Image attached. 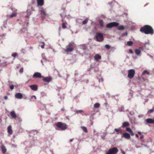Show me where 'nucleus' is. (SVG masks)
I'll return each mask as SVG.
<instances>
[{
  "label": "nucleus",
  "mask_w": 154,
  "mask_h": 154,
  "mask_svg": "<svg viewBox=\"0 0 154 154\" xmlns=\"http://www.w3.org/2000/svg\"><path fill=\"white\" fill-rule=\"evenodd\" d=\"M140 31L146 34L152 35L154 33V31L152 28L149 25H146L142 27L140 29Z\"/></svg>",
  "instance_id": "f257e3e1"
},
{
  "label": "nucleus",
  "mask_w": 154,
  "mask_h": 154,
  "mask_svg": "<svg viewBox=\"0 0 154 154\" xmlns=\"http://www.w3.org/2000/svg\"><path fill=\"white\" fill-rule=\"evenodd\" d=\"M74 44L73 43H70L66 47V48L64 50L65 52H66L67 54L70 52L74 50Z\"/></svg>",
  "instance_id": "f03ea898"
},
{
  "label": "nucleus",
  "mask_w": 154,
  "mask_h": 154,
  "mask_svg": "<svg viewBox=\"0 0 154 154\" xmlns=\"http://www.w3.org/2000/svg\"><path fill=\"white\" fill-rule=\"evenodd\" d=\"M56 125L58 128H59L62 130H65L67 128L66 125L61 122H57L56 124Z\"/></svg>",
  "instance_id": "7ed1b4c3"
},
{
  "label": "nucleus",
  "mask_w": 154,
  "mask_h": 154,
  "mask_svg": "<svg viewBox=\"0 0 154 154\" xmlns=\"http://www.w3.org/2000/svg\"><path fill=\"white\" fill-rule=\"evenodd\" d=\"M118 149L116 147L109 149L106 153V154H116L118 152Z\"/></svg>",
  "instance_id": "20e7f679"
},
{
  "label": "nucleus",
  "mask_w": 154,
  "mask_h": 154,
  "mask_svg": "<svg viewBox=\"0 0 154 154\" xmlns=\"http://www.w3.org/2000/svg\"><path fill=\"white\" fill-rule=\"evenodd\" d=\"M97 40L98 42H101L103 40V35L100 33H97L96 36Z\"/></svg>",
  "instance_id": "39448f33"
},
{
  "label": "nucleus",
  "mask_w": 154,
  "mask_h": 154,
  "mask_svg": "<svg viewBox=\"0 0 154 154\" xmlns=\"http://www.w3.org/2000/svg\"><path fill=\"white\" fill-rule=\"evenodd\" d=\"M128 77L130 79H132L134 76L135 71L133 69L129 70L128 71Z\"/></svg>",
  "instance_id": "423d86ee"
},
{
  "label": "nucleus",
  "mask_w": 154,
  "mask_h": 154,
  "mask_svg": "<svg viewBox=\"0 0 154 154\" xmlns=\"http://www.w3.org/2000/svg\"><path fill=\"white\" fill-rule=\"evenodd\" d=\"M119 25V23L117 22H113L108 23L106 25V27L108 28H111L113 27H116Z\"/></svg>",
  "instance_id": "0eeeda50"
},
{
  "label": "nucleus",
  "mask_w": 154,
  "mask_h": 154,
  "mask_svg": "<svg viewBox=\"0 0 154 154\" xmlns=\"http://www.w3.org/2000/svg\"><path fill=\"white\" fill-rule=\"evenodd\" d=\"M42 77V75L40 73L38 72H35L33 75V78H41Z\"/></svg>",
  "instance_id": "6e6552de"
},
{
  "label": "nucleus",
  "mask_w": 154,
  "mask_h": 154,
  "mask_svg": "<svg viewBox=\"0 0 154 154\" xmlns=\"http://www.w3.org/2000/svg\"><path fill=\"white\" fill-rule=\"evenodd\" d=\"M37 2L38 6H42L44 4V0H37Z\"/></svg>",
  "instance_id": "1a4fd4ad"
},
{
  "label": "nucleus",
  "mask_w": 154,
  "mask_h": 154,
  "mask_svg": "<svg viewBox=\"0 0 154 154\" xmlns=\"http://www.w3.org/2000/svg\"><path fill=\"white\" fill-rule=\"evenodd\" d=\"M15 98L18 99H21L23 97V95L22 94L18 93L15 94Z\"/></svg>",
  "instance_id": "9d476101"
},
{
  "label": "nucleus",
  "mask_w": 154,
  "mask_h": 154,
  "mask_svg": "<svg viewBox=\"0 0 154 154\" xmlns=\"http://www.w3.org/2000/svg\"><path fill=\"white\" fill-rule=\"evenodd\" d=\"M1 148L2 151V153L3 154L5 153L7 151V149L5 146L3 144H2L1 146Z\"/></svg>",
  "instance_id": "9b49d317"
},
{
  "label": "nucleus",
  "mask_w": 154,
  "mask_h": 154,
  "mask_svg": "<svg viewBox=\"0 0 154 154\" xmlns=\"http://www.w3.org/2000/svg\"><path fill=\"white\" fill-rule=\"evenodd\" d=\"M30 88L33 90L36 91L37 90V86L36 85H31L29 86Z\"/></svg>",
  "instance_id": "f8f14e48"
},
{
  "label": "nucleus",
  "mask_w": 154,
  "mask_h": 154,
  "mask_svg": "<svg viewBox=\"0 0 154 154\" xmlns=\"http://www.w3.org/2000/svg\"><path fill=\"white\" fill-rule=\"evenodd\" d=\"M146 121L147 123L149 124L154 123V119L151 118H149L146 120Z\"/></svg>",
  "instance_id": "ddd939ff"
},
{
  "label": "nucleus",
  "mask_w": 154,
  "mask_h": 154,
  "mask_svg": "<svg viewBox=\"0 0 154 154\" xmlns=\"http://www.w3.org/2000/svg\"><path fill=\"white\" fill-rule=\"evenodd\" d=\"M123 136L127 139H129L130 138V135L128 133H125L123 134Z\"/></svg>",
  "instance_id": "4468645a"
},
{
  "label": "nucleus",
  "mask_w": 154,
  "mask_h": 154,
  "mask_svg": "<svg viewBox=\"0 0 154 154\" xmlns=\"http://www.w3.org/2000/svg\"><path fill=\"white\" fill-rule=\"evenodd\" d=\"M51 79L50 77H46L44 78L43 79V80L44 82H49L51 80Z\"/></svg>",
  "instance_id": "2eb2a0df"
},
{
  "label": "nucleus",
  "mask_w": 154,
  "mask_h": 154,
  "mask_svg": "<svg viewBox=\"0 0 154 154\" xmlns=\"http://www.w3.org/2000/svg\"><path fill=\"white\" fill-rule=\"evenodd\" d=\"M95 59L97 61L101 59V56L98 54L95 55L94 57Z\"/></svg>",
  "instance_id": "dca6fc26"
},
{
  "label": "nucleus",
  "mask_w": 154,
  "mask_h": 154,
  "mask_svg": "<svg viewBox=\"0 0 154 154\" xmlns=\"http://www.w3.org/2000/svg\"><path fill=\"white\" fill-rule=\"evenodd\" d=\"M140 49H141V48H140L139 49H136L135 50V54L137 55H139L141 52V50Z\"/></svg>",
  "instance_id": "f3484780"
},
{
  "label": "nucleus",
  "mask_w": 154,
  "mask_h": 154,
  "mask_svg": "<svg viewBox=\"0 0 154 154\" xmlns=\"http://www.w3.org/2000/svg\"><path fill=\"white\" fill-rule=\"evenodd\" d=\"M40 14L42 15L46 16L47 15L46 11L43 8H42L41 10Z\"/></svg>",
  "instance_id": "a211bd4d"
},
{
  "label": "nucleus",
  "mask_w": 154,
  "mask_h": 154,
  "mask_svg": "<svg viewBox=\"0 0 154 154\" xmlns=\"http://www.w3.org/2000/svg\"><path fill=\"white\" fill-rule=\"evenodd\" d=\"M17 15V14L15 13H14L11 15H8L7 17L8 18H12L13 17H16Z\"/></svg>",
  "instance_id": "6ab92c4d"
},
{
  "label": "nucleus",
  "mask_w": 154,
  "mask_h": 154,
  "mask_svg": "<svg viewBox=\"0 0 154 154\" xmlns=\"http://www.w3.org/2000/svg\"><path fill=\"white\" fill-rule=\"evenodd\" d=\"M11 125H9L8 128V132L10 134H12V130L11 129Z\"/></svg>",
  "instance_id": "aec40b11"
},
{
  "label": "nucleus",
  "mask_w": 154,
  "mask_h": 154,
  "mask_svg": "<svg viewBox=\"0 0 154 154\" xmlns=\"http://www.w3.org/2000/svg\"><path fill=\"white\" fill-rule=\"evenodd\" d=\"M10 114L11 116L13 118L15 119L16 118V116L14 111H13L11 112Z\"/></svg>",
  "instance_id": "412c9836"
},
{
  "label": "nucleus",
  "mask_w": 154,
  "mask_h": 154,
  "mask_svg": "<svg viewBox=\"0 0 154 154\" xmlns=\"http://www.w3.org/2000/svg\"><path fill=\"white\" fill-rule=\"evenodd\" d=\"M129 125V123L128 122H124L122 125V128H125L126 127H128Z\"/></svg>",
  "instance_id": "4be33fe9"
},
{
  "label": "nucleus",
  "mask_w": 154,
  "mask_h": 154,
  "mask_svg": "<svg viewBox=\"0 0 154 154\" xmlns=\"http://www.w3.org/2000/svg\"><path fill=\"white\" fill-rule=\"evenodd\" d=\"M133 42L132 41L128 42L127 43V45L128 46H131L133 44Z\"/></svg>",
  "instance_id": "5701e85b"
},
{
  "label": "nucleus",
  "mask_w": 154,
  "mask_h": 154,
  "mask_svg": "<svg viewBox=\"0 0 154 154\" xmlns=\"http://www.w3.org/2000/svg\"><path fill=\"white\" fill-rule=\"evenodd\" d=\"M99 23L100 26L102 27L103 26V20H99Z\"/></svg>",
  "instance_id": "b1692460"
},
{
  "label": "nucleus",
  "mask_w": 154,
  "mask_h": 154,
  "mask_svg": "<svg viewBox=\"0 0 154 154\" xmlns=\"http://www.w3.org/2000/svg\"><path fill=\"white\" fill-rule=\"evenodd\" d=\"M100 106V104L98 103H95L94 105V107L95 108H98Z\"/></svg>",
  "instance_id": "393cba45"
},
{
  "label": "nucleus",
  "mask_w": 154,
  "mask_h": 154,
  "mask_svg": "<svg viewBox=\"0 0 154 154\" xmlns=\"http://www.w3.org/2000/svg\"><path fill=\"white\" fill-rule=\"evenodd\" d=\"M81 128L85 132L87 133L88 132V131L86 127L83 126Z\"/></svg>",
  "instance_id": "a878e982"
},
{
  "label": "nucleus",
  "mask_w": 154,
  "mask_h": 154,
  "mask_svg": "<svg viewBox=\"0 0 154 154\" xmlns=\"http://www.w3.org/2000/svg\"><path fill=\"white\" fill-rule=\"evenodd\" d=\"M75 112L77 113L84 112L82 110H76L75 111Z\"/></svg>",
  "instance_id": "bb28decb"
},
{
  "label": "nucleus",
  "mask_w": 154,
  "mask_h": 154,
  "mask_svg": "<svg viewBox=\"0 0 154 154\" xmlns=\"http://www.w3.org/2000/svg\"><path fill=\"white\" fill-rule=\"evenodd\" d=\"M125 29V27L123 26H120L118 27V29L119 30H122Z\"/></svg>",
  "instance_id": "cd10ccee"
},
{
  "label": "nucleus",
  "mask_w": 154,
  "mask_h": 154,
  "mask_svg": "<svg viewBox=\"0 0 154 154\" xmlns=\"http://www.w3.org/2000/svg\"><path fill=\"white\" fill-rule=\"evenodd\" d=\"M154 111V107L152 109H149L148 111V113H151Z\"/></svg>",
  "instance_id": "c85d7f7f"
},
{
  "label": "nucleus",
  "mask_w": 154,
  "mask_h": 154,
  "mask_svg": "<svg viewBox=\"0 0 154 154\" xmlns=\"http://www.w3.org/2000/svg\"><path fill=\"white\" fill-rule=\"evenodd\" d=\"M145 74H149V72L147 71L146 70H144V71L143 73H142V75H144Z\"/></svg>",
  "instance_id": "c756f323"
},
{
  "label": "nucleus",
  "mask_w": 154,
  "mask_h": 154,
  "mask_svg": "<svg viewBox=\"0 0 154 154\" xmlns=\"http://www.w3.org/2000/svg\"><path fill=\"white\" fill-rule=\"evenodd\" d=\"M26 12L27 13V16H29L31 14V12H30V9H28L27 10Z\"/></svg>",
  "instance_id": "7c9ffc66"
},
{
  "label": "nucleus",
  "mask_w": 154,
  "mask_h": 154,
  "mask_svg": "<svg viewBox=\"0 0 154 154\" xmlns=\"http://www.w3.org/2000/svg\"><path fill=\"white\" fill-rule=\"evenodd\" d=\"M88 19H86L82 22V23L83 24H86L88 22Z\"/></svg>",
  "instance_id": "2f4dec72"
},
{
  "label": "nucleus",
  "mask_w": 154,
  "mask_h": 154,
  "mask_svg": "<svg viewBox=\"0 0 154 154\" xmlns=\"http://www.w3.org/2000/svg\"><path fill=\"white\" fill-rule=\"evenodd\" d=\"M62 27L63 29H65L66 28V26L65 23H62Z\"/></svg>",
  "instance_id": "473e14b6"
},
{
  "label": "nucleus",
  "mask_w": 154,
  "mask_h": 154,
  "mask_svg": "<svg viewBox=\"0 0 154 154\" xmlns=\"http://www.w3.org/2000/svg\"><path fill=\"white\" fill-rule=\"evenodd\" d=\"M17 55V54L16 53H14L11 56L14 57H15Z\"/></svg>",
  "instance_id": "72a5a7b5"
},
{
  "label": "nucleus",
  "mask_w": 154,
  "mask_h": 154,
  "mask_svg": "<svg viewBox=\"0 0 154 154\" xmlns=\"http://www.w3.org/2000/svg\"><path fill=\"white\" fill-rule=\"evenodd\" d=\"M105 47L106 48H107L108 49H109L110 48L109 45H105Z\"/></svg>",
  "instance_id": "f704fd0d"
},
{
  "label": "nucleus",
  "mask_w": 154,
  "mask_h": 154,
  "mask_svg": "<svg viewBox=\"0 0 154 154\" xmlns=\"http://www.w3.org/2000/svg\"><path fill=\"white\" fill-rule=\"evenodd\" d=\"M126 130L129 132L132 130L130 128H126Z\"/></svg>",
  "instance_id": "c9c22d12"
},
{
  "label": "nucleus",
  "mask_w": 154,
  "mask_h": 154,
  "mask_svg": "<svg viewBox=\"0 0 154 154\" xmlns=\"http://www.w3.org/2000/svg\"><path fill=\"white\" fill-rule=\"evenodd\" d=\"M10 88L11 90H12L14 88V86L13 85H11L10 86Z\"/></svg>",
  "instance_id": "e433bc0d"
},
{
  "label": "nucleus",
  "mask_w": 154,
  "mask_h": 154,
  "mask_svg": "<svg viewBox=\"0 0 154 154\" xmlns=\"http://www.w3.org/2000/svg\"><path fill=\"white\" fill-rule=\"evenodd\" d=\"M130 133L131 134V136H133L134 135V134L133 133L132 130H131L130 132Z\"/></svg>",
  "instance_id": "4c0bfd02"
},
{
  "label": "nucleus",
  "mask_w": 154,
  "mask_h": 154,
  "mask_svg": "<svg viewBox=\"0 0 154 154\" xmlns=\"http://www.w3.org/2000/svg\"><path fill=\"white\" fill-rule=\"evenodd\" d=\"M20 73H22L23 72V68H21L20 70Z\"/></svg>",
  "instance_id": "58836bf2"
},
{
  "label": "nucleus",
  "mask_w": 154,
  "mask_h": 154,
  "mask_svg": "<svg viewBox=\"0 0 154 154\" xmlns=\"http://www.w3.org/2000/svg\"><path fill=\"white\" fill-rule=\"evenodd\" d=\"M116 132H119V129L117 128H115L114 130Z\"/></svg>",
  "instance_id": "ea45409f"
},
{
  "label": "nucleus",
  "mask_w": 154,
  "mask_h": 154,
  "mask_svg": "<svg viewBox=\"0 0 154 154\" xmlns=\"http://www.w3.org/2000/svg\"><path fill=\"white\" fill-rule=\"evenodd\" d=\"M129 52L131 54H132L133 53V51L131 49H129Z\"/></svg>",
  "instance_id": "a19ab883"
},
{
  "label": "nucleus",
  "mask_w": 154,
  "mask_h": 154,
  "mask_svg": "<svg viewBox=\"0 0 154 154\" xmlns=\"http://www.w3.org/2000/svg\"><path fill=\"white\" fill-rule=\"evenodd\" d=\"M4 98L5 100H6L7 99L8 97L7 96H5L4 97Z\"/></svg>",
  "instance_id": "79ce46f5"
},
{
  "label": "nucleus",
  "mask_w": 154,
  "mask_h": 154,
  "mask_svg": "<svg viewBox=\"0 0 154 154\" xmlns=\"http://www.w3.org/2000/svg\"><path fill=\"white\" fill-rule=\"evenodd\" d=\"M41 48H44V45H42L41 46Z\"/></svg>",
  "instance_id": "37998d69"
},
{
  "label": "nucleus",
  "mask_w": 154,
  "mask_h": 154,
  "mask_svg": "<svg viewBox=\"0 0 154 154\" xmlns=\"http://www.w3.org/2000/svg\"><path fill=\"white\" fill-rule=\"evenodd\" d=\"M33 97H34V98H35V99H36V97L35 96H32L31 97L32 98Z\"/></svg>",
  "instance_id": "c03bdc74"
},
{
  "label": "nucleus",
  "mask_w": 154,
  "mask_h": 154,
  "mask_svg": "<svg viewBox=\"0 0 154 154\" xmlns=\"http://www.w3.org/2000/svg\"><path fill=\"white\" fill-rule=\"evenodd\" d=\"M143 138V135H141L140 137V138L141 139H142Z\"/></svg>",
  "instance_id": "a18cd8bd"
},
{
  "label": "nucleus",
  "mask_w": 154,
  "mask_h": 154,
  "mask_svg": "<svg viewBox=\"0 0 154 154\" xmlns=\"http://www.w3.org/2000/svg\"><path fill=\"white\" fill-rule=\"evenodd\" d=\"M35 2V1L34 0H33L32 1V4H34Z\"/></svg>",
  "instance_id": "49530a36"
},
{
  "label": "nucleus",
  "mask_w": 154,
  "mask_h": 154,
  "mask_svg": "<svg viewBox=\"0 0 154 154\" xmlns=\"http://www.w3.org/2000/svg\"><path fill=\"white\" fill-rule=\"evenodd\" d=\"M61 110L62 111H63L64 110V108H63L62 109H61Z\"/></svg>",
  "instance_id": "de8ad7c7"
},
{
  "label": "nucleus",
  "mask_w": 154,
  "mask_h": 154,
  "mask_svg": "<svg viewBox=\"0 0 154 154\" xmlns=\"http://www.w3.org/2000/svg\"><path fill=\"white\" fill-rule=\"evenodd\" d=\"M135 136L137 137H139V136L137 134H135Z\"/></svg>",
  "instance_id": "09e8293b"
},
{
  "label": "nucleus",
  "mask_w": 154,
  "mask_h": 154,
  "mask_svg": "<svg viewBox=\"0 0 154 154\" xmlns=\"http://www.w3.org/2000/svg\"><path fill=\"white\" fill-rule=\"evenodd\" d=\"M73 141V139H71L70 140V142H72Z\"/></svg>",
  "instance_id": "8fccbe9b"
},
{
  "label": "nucleus",
  "mask_w": 154,
  "mask_h": 154,
  "mask_svg": "<svg viewBox=\"0 0 154 154\" xmlns=\"http://www.w3.org/2000/svg\"><path fill=\"white\" fill-rule=\"evenodd\" d=\"M138 133L139 134H141V133L140 132H138Z\"/></svg>",
  "instance_id": "3c124183"
},
{
  "label": "nucleus",
  "mask_w": 154,
  "mask_h": 154,
  "mask_svg": "<svg viewBox=\"0 0 154 154\" xmlns=\"http://www.w3.org/2000/svg\"><path fill=\"white\" fill-rule=\"evenodd\" d=\"M125 35H128V33H127V32H126V33H125Z\"/></svg>",
  "instance_id": "603ef678"
},
{
  "label": "nucleus",
  "mask_w": 154,
  "mask_h": 154,
  "mask_svg": "<svg viewBox=\"0 0 154 154\" xmlns=\"http://www.w3.org/2000/svg\"><path fill=\"white\" fill-rule=\"evenodd\" d=\"M62 22H63V20H62Z\"/></svg>",
  "instance_id": "864d4df0"
},
{
  "label": "nucleus",
  "mask_w": 154,
  "mask_h": 154,
  "mask_svg": "<svg viewBox=\"0 0 154 154\" xmlns=\"http://www.w3.org/2000/svg\"><path fill=\"white\" fill-rule=\"evenodd\" d=\"M141 145H143V144H142Z\"/></svg>",
  "instance_id": "5fc2aeb1"
}]
</instances>
